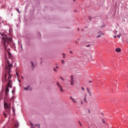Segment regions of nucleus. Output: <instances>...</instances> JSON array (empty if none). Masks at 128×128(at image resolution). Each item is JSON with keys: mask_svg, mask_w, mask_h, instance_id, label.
<instances>
[{"mask_svg": "<svg viewBox=\"0 0 128 128\" xmlns=\"http://www.w3.org/2000/svg\"><path fill=\"white\" fill-rule=\"evenodd\" d=\"M87 90H88V92L90 96H92V94H90V90L88 89V88H87Z\"/></svg>", "mask_w": 128, "mask_h": 128, "instance_id": "obj_14", "label": "nucleus"}, {"mask_svg": "<svg viewBox=\"0 0 128 128\" xmlns=\"http://www.w3.org/2000/svg\"><path fill=\"white\" fill-rule=\"evenodd\" d=\"M5 59L6 60L8 64V72L9 73L10 72V68H12V64H10V61L8 60V58H6V56L5 57Z\"/></svg>", "mask_w": 128, "mask_h": 128, "instance_id": "obj_2", "label": "nucleus"}, {"mask_svg": "<svg viewBox=\"0 0 128 128\" xmlns=\"http://www.w3.org/2000/svg\"><path fill=\"white\" fill-rule=\"evenodd\" d=\"M78 30H80V28H78Z\"/></svg>", "mask_w": 128, "mask_h": 128, "instance_id": "obj_36", "label": "nucleus"}, {"mask_svg": "<svg viewBox=\"0 0 128 128\" xmlns=\"http://www.w3.org/2000/svg\"><path fill=\"white\" fill-rule=\"evenodd\" d=\"M70 82V86H74V82Z\"/></svg>", "mask_w": 128, "mask_h": 128, "instance_id": "obj_18", "label": "nucleus"}, {"mask_svg": "<svg viewBox=\"0 0 128 128\" xmlns=\"http://www.w3.org/2000/svg\"><path fill=\"white\" fill-rule=\"evenodd\" d=\"M78 122H79L80 126H82V123H80V122L79 121Z\"/></svg>", "mask_w": 128, "mask_h": 128, "instance_id": "obj_26", "label": "nucleus"}, {"mask_svg": "<svg viewBox=\"0 0 128 128\" xmlns=\"http://www.w3.org/2000/svg\"><path fill=\"white\" fill-rule=\"evenodd\" d=\"M8 92H10V90L8 89V88H6V94H8Z\"/></svg>", "mask_w": 128, "mask_h": 128, "instance_id": "obj_11", "label": "nucleus"}, {"mask_svg": "<svg viewBox=\"0 0 128 128\" xmlns=\"http://www.w3.org/2000/svg\"><path fill=\"white\" fill-rule=\"evenodd\" d=\"M56 84H57L58 86V88H60V92H64V91L62 90V87L61 86L60 84V83L57 82Z\"/></svg>", "mask_w": 128, "mask_h": 128, "instance_id": "obj_3", "label": "nucleus"}, {"mask_svg": "<svg viewBox=\"0 0 128 128\" xmlns=\"http://www.w3.org/2000/svg\"><path fill=\"white\" fill-rule=\"evenodd\" d=\"M89 20H92V17L90 16L89 17Z\"/></svg>", "mask_w": 128, "mask_h": 128, "instance_id": "obj_22", "label": "nucleus"}, {"mask_svg": "<svg viewBox=\"0 0 128 128\" xmlns=\"http://www.w3.org/2000/svg\"><path fill=\"white\" fill-rule=\"evenodd\" d=\"M70 52L71 54H72V52Z\"/></svg>", "mask_w": 128, "mask_h": 128, "instance_id": "obj_37", "label": "nucleus"}, {"mask_svg": "<svg viewBox=\"0 0 128 128\" xmlns=\"http://www.w3.org/2000/svg\"><path fill=\"white\" fill-rule=\"evenodd\" d=\"M56 68H58V66H56Z\"/></svg>", "mask_w": 128, "mask_h": 128, "instance_id": "obj_34", "label": "nucleus"}, {"mask_svg": "<svg viewBox=\"0 0 128 128\" xmlns=\"http://www.w3.org/2000/svg\"><path fill=\"white\" fill-rule=\"evenodd\" d=\"M22 50V46H21Z\"/></svg>", "mask_w": 128, "mask_h": 128, "instance_id": "obj_32", "label": "nucleus"}, {"mask_svg": "<svg viewBox=\"0 0 128 128\" xmlns=\"http://www.w3.org/2000/svg\"><path fill=\"white\" fill-rule=\"evenodd\" d=\"M84 102H88L86 101V98H84Z\"/></svg>", "mask_w": 128, "mask_h": 128, "instance_id": "obj_21", "label": "nucleus"}, {"mask_svg": "<svg viewBox=\"0 0 128 128\" xmlns=\"http://www.w3.org/2000/svg\"><path fill=\"white\" fill-rule=\"evenodd\" d=\"M6 80V74H5V80Z\"/></svg>", "mask_w": 128, "mask_h": 128, "instance_id": "obj_27", "label": "nucleus"}, {"mask_svg": "<svg viewBox=\"0 0 128 128\" xmlns=\"http://www.w3.org/2000/svg\"><path fill=\"white\" fill-rule=\"evenodd\" d=\"M4 116H6V114H4Z\"/></svg>", "mask_w": 128, "mask_h": 128, "instance_id": "obj_31", "label": "nucleus"}, {"mask_svg": "<svg viewBox=\"0 0 128 128\" xmlns=\"http://www.w3.org/2000/svg\"><path fill=\"white\" fill-rule=\"evenodd\" d=\"M82 89L83 90H84V87H82Z\"/></svg>", "mask_w": 128, "mask_h": 128, "instance_id": "obj_30", "label": "nucleus"}, {"mask_svg": "<svg viewBox=\"0 0 128 128\" xmlns=\"http://www.w3.org/2000/svg\"><path fill=\"white\" fill-rule=\"evenodd\" d=\"M114 38H116V36H114Z\"/></svg>", "mask_w": 128, "mask_h": 128, "instance_id": "obj_33", "label": "nucleus"}, {"mask_svg": "<svg viewBox=\"0 0 128 128\" xmlns=\"http://www.w3.org/2000/svg\"><path fill=\"white\" fill-rule=\"evenodd\" d=\"M117 38H120V36L119 35H117Z\"/></svg>", "mask_w": 128, "mask_h": 128, "instance_id": "obj_24", "label": "nucleus"}, {"mask_svg": "<svg viewBox=\"0 0 128 128\" xmlns=\"http://www.w3.org/2000/svg\"><path fill=\"white\" fill-rule=\"evenodd\" d=\"M60 78H61V80H64V78L62 77H60Z\"/></svg>", "mask_w": 128, "mask_h": 128, "instance_id": "obj_28", "label": "nucleus"}, {"mask_svg": "<svg viewBox=\"0 0 128 128\" xmlns=\"http://www.w3.org/2000/svg\"><path fill=\"white\" fill-rule=\"evenodd\" d=\"M63 54L64 56V54Z\"/></svg>", "mask_w": 128, "mask_h": 128, "instance_id": "obj_43", "label": "nucleus"}, {"mask_svg": "<svg viewBox=\"0 0 128 128\" xmlns=\"http://www.w3.org/2000/svg\"><path fill=\"white\" fill-rule=\"evenodd\" d=\"M16 74H17V76H18V72H16Z\"/></svg>", "mask_w": 128, "mask_h": 128, "instance_id": "obj_40", "label": "nucleus"}, {"mask_svg": "<svg viewBox=\"0 0 128 128\" xmlns=\"http://www.w3.org/2000/svg\"><path fill=\"white\" fill-rule=\"evenodd\" d=\"M70 100H72V102H74V104L78 103V102H76V100H74V98H72V97L70 96Z\"/></svg>", "mask_w": 128, "mask_h": 128, "instance_id": "obj_7", "label": "nucleus"}, {"mask_svg": "<svg viewBox=\"0 0 128 128\" xmlns=\"http://www.w3.org/2000/svg\"><path fill=\"white\" fill-rule=\"evenodd\" d=\"M86 96V94H85V98Z\"/></svg>", "mask_w": 128, "mask_h": 128, "instance_id": "obj_39", "label": "nucleus"}, {"mask_svg": "<svg viewBox=\"0 0 128 128\" xmlns=\"http://www.w3.org/2000/svg\"><path fill=\"white\" fill-rule=\"evenodd\" d=\"M10 72H8V80H10V78H12V76L10 75Z\"/></svg>", "mask_w": 128, "mask_h": 128, "instance_id": "obj_13", "label": "nucleus"}, {"mask_svg": "<svg viewBox=\"0 0 128 128\" xmlns=\"http://www.w3.org/2000/svg\"><path fill=\"white\" fill-rule=\"evenodd\" d=\"M19 126H20V123H18V121H16L15 122V124L14 125V128H18Z\"/></svg>", "mask_w": 128, "mask_h": 128, "instance_id": "obj_5", "label": "nucleus"}, {"mask_svg": "<svg viewBox=\"0 0 128 128\" xmlns=\"http://www.w3.org/2000/svg\"><path fill=\"white\" fill-rule=\"evenodd\" d=\"M4 108H8V104L4 102Z\"/></svg>", "mask_w": 128, "mask_h": 128, "instance_id": "obj_15", "label": "nucleus"}, {"mask_svg": "<svg viewBox=\"0 0 128 128\" xmlns=\"http://www.w3.org/2000/svg\"><path fill=\"white\" fill-rule=\"evenodd\" d=\"M22 78H24V77H23V76H22Z\"/></svg>", "mask_w": 128, "mask_h": 128, "instance_id": "obj_42", "label": "nucleus"}, {"mask_svg": "<svg viewBox=\"0 0 128 128\" xmlns=\"http://www.w3.org/2000/svg\"><path fill=\"white\" fill-rule=\"evenodd\" d=\"M11 84H12V80H9L8 81L7 88H12V86Z\"/></svg>", "mask_w": 128, "mask_h": 128, "instance_id": "obj_4", "label": "nucleus"}, {"mask_svg": "<svg viewBox=\"0 0 128 128\" xmlns=\"http://www.w3.org/2000/svg\"><path fill=\"white\" fill-rule=\"evenodd\" d=\"M100 36H102V35L99 34V35H98V36H97L96 38H100Z\"/></svg>", "mask_w": 128, "mask_h": 128, "instance_id": "obj_19", "label": "nucleus"}, {"mask_svg": "<svg viewBox=\"0 0 128 128\" xmlns=\"http://www.w3.org/2000/svg\"><path fill=\"white\" fill-rule=\"evenodd\" d=\"M116 52H120L122 51V49L120 48H117L115 50Z\"/></svg>", "mask_w": 128, "mask_h": 128, "instance_id": "obj_8", "label": "nucleus"}, {"mask_svg": "<svg viewBox=\"0 0 128 128\" xmlns=\"http://www.w3.org/2000/svg\"><path fill=\"white\" fill-rule=\"evenodd\" d=\"M16 12H18V14H20V10H18V8H16Z\"/></svg>", "mask_w": 128, "mask_h": 128, "instance_id": "obj_16", "label": "nucleus"}, {"mask_svg": "<svg viewBox=\"0 0 128 128\" xmlns=\"http://www.w3.org/2000/svg\"><path fill=\"white\" fill-rule=\"evenodd\" d=\"M54 72H57V70H56V68H54Z\"/></svg>", "mask_w": 128, "mask_h": 128, "instance_id": "obj_25", "label": "nucleus"}, {"mask_svg": "<svg viewBox=\"0 0 128 128\" xmlns=\"http://www.w3.org/2000/svg\"><path fill=\"white\" fill-rule=\"evenodd\" d=\"M2 37L3 42L5 50H6L7 46H10V44H12V39L8 37V35L6 32H2Z\"/></svg>", "mask_w": 128, "mask_h": 128, "instance_id": "obj_1", "label": "nucleus"}, {"mask_svg": "<svg viewBox=\"0 0 128 128\" xmlns=\"http://www.w3.org/2000/svg\"><path fill=\"white\" fill-rule=\"evenodd\" d=\"M62 64H64V60H62Z\"/></svg>", "mask_w": 128, "mask_h": 128, "instance_id": "obj_20", "label": "nucleus"}, {"mask_svg": "<svg viewBox=\"0 0 128 128\" xmlns=\"http://www.w3.org/2000/svg\"><path fill=\"white\" fill-rule=\"evenodd\" d=\"M74 2H76V0H74Z\"/></svg>", "mask_w": 128, "mask_h": 128, "instance_id": "obj_41", "label": "nucleus"}, {"mask_svg": "<svg viewBox=\"0 0 128 128\" xmlns=\"http://www.w3.org/2000/svg\"><path fill=\"white\" fill-rule=\"evenodd\" d=\"M31 64H32V70H34V67L36 66H34V62H31Z\"/></svg>", "mask_w": 128, "mask_h": 128, "instance_id": "obj_10", "label": "nucleus"}, {"mask_svg": "<svg viewBox=\"0 0 128 128\" xmlns=\"http://www.w3.org/2000/svg\"><path fill=\"white\" fill-rule=\"evenodd\" d=\"M74 82V76L72 75L70 76V82Z\"/></svg>", "mask_w": 128, "mask_h": 128, "instance_id": "obj_9", "label": "nucleus"}, {"mask_svg": "<svg viewBox=\"0 0 128 128\" xmlns=\"http://www.w3.org/2000/svg\"><path fill=\"white\" fill-rule=\"evenodd\" d=\"M6 70H8V67L6 66Z\"/></svg>", "mask_w": 128, "mask_h": 128, "instance_id": "obj_29", "label": "nucleus"}, {"mask_svg": "<svg viewBox=\"0 0 128 128\" xmlns=\"http://www.w3.org/2000/svg\"><path fill=\"white\" fill-rule=\"evenodd\" d=\"M82 101L81 102V104H82Z\"/></svg>", "mask_w": 128, "mask_h": 128, "instance_id": "obj_35", "label": "nucleus"}, {"mask_svg": "<svg viewBox=\"0 0 128 128\" xmlns=\"http://www.w3.org/2000/svg\"><path fill=\"white\" fill-rule=\"evenodd\" d=\"M36 126H38V128H40V124H36Z\"/></svg>", "mask_w": 128, "mask_h": 128, "instance_id": "obj_17", "label": "nucleus"}, {"mask_svg": "<svg viewBox=\"0 0 128 128\" xmlns=\"http://www.w3.org/2000/svg\"><path fill=\"white\" fill-rule=\"evenodd\" d=\"M8 53L9 58H12V54L10 52H8Z\"/></svg>", "mask_w": 128, "mask_h": 128, "instance_id": "obj_12", "label": "nucleus"}, {"mask_svg": "<svg viewBox=\"0 0 128 128\" xmlns=\"http://www.w3.org/2000/svg\"><path fill=\"white\" fill-rule=\"evenodd\" d=\"M89 82H90V83L92 82V81H90Z\"/></svg>", "mask_w": 128, "mask_h": 128, "instance_id": "obj_38", "label": "nucleus"}, {"mask_svg": "<svg viewBox=\"0 0 128 128\" xmlns=\"http://www.w3.org/2000/svg\"><path fill=\"white\" fill-rule=\"evenodd\" d=\"M24 90H32V88H30V86H28V87L24 88Z\"/></svg>", "mask_w": 128, "mask_h": 128, "instance_id": "obj_6", "label": "nucleus"}, {"mask_svg": "<svg viewBox=\"0 0 128 128\" xmlns=\"http://www.w3.org/2000/svg\"><path fill=\"white\" fill-rule=\"evenodd\" d=\"M90 45L88 44V45H87L86 46V48H90Z\"/></svg>", "mask_w": 128, "mask_h": 128, "instance_id": "obj_23", "label": "nucleus"}]
</instances>
